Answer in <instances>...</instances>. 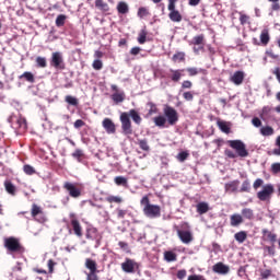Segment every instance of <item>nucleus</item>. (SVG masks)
<instances>
[{"mask_svg": "<svg viewBox=\"0 0 280 280\" xmlns=\"http://www.w3.org/2000/svg\"><path fill=\"white\" fill-rule=\"evenodd\" d=\"M142 211L147 218H160L161 217V207L150 203V198L148 196L142 197L140 201Z\"/></svg>", "mask_w": 280, "mask_h": 280, "instance_id": "obj_1", "label": "nucleus"}, {"mask_svg": "<svg viewBox=\"0 0 280 280\" xmlns=\"http://www.w3.org/2000/svg\"><path fill=\"white\" fill-rule=\"evenodd\" d=\"M9 121L16 135H23L27 130V120L23 116L13 115L9 118Z\"/></svg>", "mask_w": 280, "mask_h": 280, "instance_id": "obj_2", "label": "nucleus"}, {"mask_svg": "<svg viewBox=\"0 0 280 280\" xmlns=\"http://www.w3.org/2000/svg\"><path fill=\"white\" fill-rule=\"evenodd\" d=\"M228 145L235 150L236 154L242 159L248 156V150H246V144L242 140H229Z\"/></svg>", "mask_w": 280, "mask_h": 280, "instance_id": "obj_3", "label": "nucleus"}, {"mask_svg": "<svg viewBox=\"0 0 280 280\" xmlns=\"http://www.w3.org/2000/svg\"><path fill=\"white\" fill-rule=\"evenodd\" d=\"M163 113L170 126H176V124H178V112H176L174 107L166 105L164 106Z\"/></svg>", "mask_w": 280, "mask_h": 280, "instance_id": "obj_4", "label": "nucleus"}, {"mask_svg": "<svg viewBox=\"0 0 280 280\" xmlns=\"http://www.w3.org/2000/svg\"><path fill=\"white\" fill-rule=\"evenodd\" d=\"M275 194V186L272 184H267L262 186V189L257 192V198L261 202H266L272 198V195Z\"/></svg>", "mask_w": 280, "mask_h": 280, "instance_id": "obj_5", "label": "nucleus"}, {"mask_svg": "<svg viewBox=\"0 0 280 280\" xmlns=\"http://www.w3.org/2000/svg\"><path fill=\"white\" fill-rule=\"evenodd\" d=\"M120 122L122 135H132V121H130V115L128 113L124 112L120 114Z\"/></svg>", "mask_w": 280, "mask_h": 280, "instance_id": "obj_6", "label": "nucleus"}, {"mask_svg": "<svg viewBox=\"0 0 280 280\" xmlns=\"http://www.w3.org/2000/svg\"><path fill=\"white\" fill-rule=\"evenodd\" d=\"M121 270L127 275H135L137 270H139V264L133 259L126 258L124 262H121Z\"/></svg>", "mask_w": 280, "mask_h": 280, "instance_id": "obj_7", "label": "nucleus"}, {"mask_svg": "<svg viewBox=\"0 0 280 280\" xmlns=\"http://www.w3.org/2000/svg\"><path fill=\"white\" fill-rule=\"evenodd\" d=\"M50 67H54L55 69H65V59L62 58V52H52L50 58Z\"/></svg>", "mask_w": 280, "mask_h": 280, "instance_id": "obj_8", "label": "nucleus"}, {"mask_svg": "<svg viewBox=\"0 0 280 280\" xmlns=\"http://www.w3.org/2000/svg\"><path fill=\"white\" fill-rule=\"evenodd\" d=\"M4 246L11 253H16L21 248V244H19V240L14 237H9L4 240Z\"/></svg>", "mask_w": 280, "mask_h": 280, "instance_id": "obj_9", "label": "nucleus"}, {"mask_svg": "<svg viewBox=\"0 0 280 280\" xmlns=\"http://www.w3.org/2000/svg\"><path fill=\"white\" fill-rule=\"evenodd\" d=\"M177 235L183 244H190V242H194V235L189 230H177Z\"/></svg>", "mask_w": 280, "mask_h": 280, "instance_id": "obj_10", "label": "nucleus"}, {"mask_svg": "<svg viewBox=\"0 0 280 280\" xmlns=\"http://www.w3.org/2000/svg\"><path fill=\"white\" fill-rule=\"evenodd\" d=\"M103 128L106 130L107 135H115L116 132L115 122H113L110 118H105L103 120Z\"/></svg>", "mask_w": 280, "mask_h": 280, "instance_id": "obj_11", "label": "nucleus"}, {"mask_svg": "<svg viewBox=\"0 0 280 280\" xmlns=\"http://www.w3.org/2000/svg\"><path fill=\"white\" fill-rule=\"evenodd\" d=\"M65 189H67V191H69V195L71 196V198H80L81 196V191L80 189H78L73 184L71 183H66L65 184Z\"/></svg>", "mask_w": 280, "mask_h": 280, "instance_id": "obj_12", "label": "nucleus"}, {"mask_svg": "<svg viewBox=\"0 0 280 280\" xmlns=\"http://www.w3.org/2000/svg\"><path fill=\"white\" fill-rule=\"evenodd\" d=\"M230 224L233 228L240 226V224H244V217L240 213H234L230 217Z\"/></svg>", "mask_w": 280, "mask_h": 280, "instance_id": "obj_13", "label": "nucleus"}, {"mask_svg": "<svg viewBox=\"0 0 280 280\" xmlns=\"http://www.w3.org/2000/svg\"><path fill=\"white\" fill-rule=\"evenodd\" d=\"M213 272H217V275H229V266L222 264V262H217L213 267H212Z\"/></svg>", "mask_w": 280, "mask_h": 280, "instance_id": "obj_14", "label": "nucleus"}, {"mask_svg": "<svg viewBox=\"0 0 280 280\" xmlns=\"http://www.w3.org/2000/svg\"><path fill=\"white\" fill-rule=\"evenodd\" d=\"M244 71H236L231 75V82H233V84H236V86H240V84H242V82H244Z\"/></svg>", "mask_w": 280, "mask_h": 280, "instance_id": "obj_15", "label": "nucleus"}, {"mask_svg": "<svg viewBox=\"0 0 280 280\" xmlns=\"http://www.w3.org/2000/svg\"><path fill=\"white\" fill-rule=\"evenodd\" d=\"M85 268L90 272H100V270H97V262L91 258L85 259Z\"/></svg>", "mask_w": 280, "mask_h": 280, "instance_id": "obj_16", "label": "nucleus"}, {"mask_svg": "<svg viewBox=\"0 0 280 280\" xmlns=\"http://www.w3.org/2000/svg\"><path fill=\"white\" fill-rule=\"evenodd\" d=\"M170 73H171L170 78H171L172 82H180V78H183V70L170 69Z\"/></svg>", "mask_w": 280, "mask_h": 280, "instance_id": "obj_17", "label": "nucleus"}, {"mask_svg": "<svg viewBox=\"0 0 280 280\" xmlns=\"http://www.w3.org/2000/svg\"><path fill=\"white\" fill-rule=\"evenodd\" d=\"M241 215L243 220H253L255 218V212L250 208H243Z\"/></svg>", "mask_w": 280, "mask_h": 280, "instance_id": "obj_18", "label": "nucleus"}, {"mask_svg": "<svg viewBox=\"0 0 280 280\" xmlns=\"http://www.w3.org/2000/svg\"><path fill=\"white\" fill-rule=\"evenodd\" d=\"M71 224L77 237H82V225H80V221H78V219H72Z\"/></svg>", "mask_w": 280, "mask_h": 280, "instance_id": "obj_19", "label": "nucleus"}, {"mask_svg": "<svg viewBox=\"0 0 280 280\" xmlns=\"http://www.w3.org/2000/svg\"><path fill=\"white\" fill-rule=\"evenodd\" d=\"M260 117L264 121H268L272 117V107L265 106L261 110Z\"/></svg>", "mask_w": 280, "mask_h": 280, "instance_id": "obj_20", "label": "nucleus"}, {"mask_svg": "<svg viewBox=\"0 0 280 280\" xmlns=\"http://www.w3.org/2000/svg\"><path fill=\"white\" fill-rule=\"evenodd\" d=\"M196 209H197V213H199V215H205V213H207V211H209V203L201 201V202L197 203Z\"/></svg>", "mask_w": 280, "mask_h": 280, "instance_id": "obj_21", "label": "nucleus"}, {"mask_svg": "<svg viewBox=\"0 0 280 280\" xmlns=\"http://www.w3.org/2000/svg\"><path fill=\"white\" fill-rule=\"evenodd\" d=\"M168 19L173 22V23H180V21H183V15L180 14V12L177 11H171L168 13Z\"/></svg>", "mask_w": 280, "mask_h": 280, "instance_id": "obj_22", "label": "nucleus"}, {"mask_svg": "<svg viewBox=\"0 0 280 280\" xmlns=\"http://www.w3.org/2000/svg\"><path fill=\"white\" fill-rule=\"evenodd\" d=\"M112 100L115 102V104H121L126 100V94L121 92H115L112 94Z\"/></svg>", "mask_w": 280, "mask_h": 280, "instance_id": "obj_23", "label": "nucleus"}, {"mask_svg": "<svg viewBox=\"0 0 280 280\" xmlns=\"http://www.w3.org/2000/svg\"><path fill=\"white\" fill-rule=\"evenodd\" d=\"M153 121L158 128H165V124H167V118H165V116L163 115H160L158 117H154Z\"/></svg>", "mask_w": 280, "mask_h": 280, "instance_id": "obj_24", "label": "nucleus"}, {"mask_svg": "<svg viewBox=\"0 0 280 280\" xmlns=\"http://www.w3.org/2000/svg\"><path fill=\"white\" fill-rule=\"evenodd\" d=\"M95 8L101 10V12H108V10H110V7H108V3H106L104 0H95Z\"/></svg>", "mask_w": 280, "mask_h": 280, "instance_id": "obj_25", "label": "nucleus"}, {"mask_svg": "<svg viewBox=\"0 0 280 280\" xmlns=\"http://www.w3.org/2000/svg\"><path fill=\"white\" fill-rule=\"evenodd\" d=\"M128 115H129V118L131 117L132 121H135V124H137V126L141 125L142 119L137 110L130 109Z\"/></svg>", "mask_w": 280, "mask_h": 280, "instance_id": "obj_26", "label": "nucleus"}, {"mask_svg": "<svg viewBox=\"0 0 280 280\" xmlns=\"http://www.w3.org/2000/svg\"><path fill=\"white\" fill-rule=\"evenodd\" d=\"M217 126L221 130V132H224L225 135H229V132H231V127H229V124L224 120H218Z\"/></svg>", "mask_w": 280, "mask_h": 280, "instance_id": "obj_27", "label": "nucleus"}, {"mask_svg": "<svg viewBox=\"0 0 280 280\" xmlns=\"http://www.w3.org/2000/svg\"><path fill=\"white\" fill-rule=\"evenodd\" d=\"M246 237H248V233H246V231H241L234 234V238L238 244H244V242H246Z\"/></svg>", "mask_w": 280, "mask_h": 280, "instance_id": "obj_28", "label": "nucleus"}, {"mask_svg": "<svg viewBox=\"0 0 280 280\" xmlns=\"http://www.w3.org/2000/svg\"><path fill=\"white\" fill-rule=\"evenodd\" d=\"M240 185V180H234L231 183L225 184V190L230 191V194H233L235 191H237V187Z\"/></svg>", "mask_w": 280, "mask_h": 280, "instance_id": "obj_29", "label": "nucleus"}, {"mask_svg": "<svg viewBox=\"0 0 280 280\" xmlns=\"http://www.w3.org/2000/svg\"><path fill=\"white\" fill-rule=\"evenodd\" d=\"M260 135L262 137H272L275 135V129L270 126H265L260 128Z\"/></svg>", "mask_w": 280, "mask_h": 280, "instance_id": "obj_30", "label": "nucleus"}, {"mask_svg": "<svg viewBox=\"0 0 280 280\" xmlns=\"http://www.w3.org/2000/svg\"><path fill=\"white\" fill-rule=\"evenodd\" d=\"M5 191H8L11 196H16V186L11 182L4 183Z\"/></svg>", "mask_w": 280, "mask_h": 280, "instance_id": "obj_31", "label": "nucleus"}, {"mask_svg": "<svg viewBox=\"0 0 280 280\" xmlns=\"http://www.w3.org/2000/svg\"><path fill=\"white\" fill-rule=\"evenodd\" d=\"M262 235H264V237H267V240H269V242H272V244H275V242H277V234H275L268 230H262Z\"/></svg>", "mask_w": 280, "mask_h": 280, "instance_id": "obj_32", "label": "nucleus"}, {"mask_svg": "<svg viewBox=\"0 0 280 280\" xmlns=\"http://www.w3.org/2000/svg\"><path fill=\"white\" fill-rule=\"evenodd\" d=\"M65 102L69 104V106H78V104H80V102L78 101V97L72 95H67L65 97Z\"/></svg>", "mask_w": 280, "mask_h": 280, "instance_id": "obj_33", "label": "nucleus"}, {"mask_svg": "<svg viewBox=\"0 0 280 280\" xmlns=\"http://www.w3.org/2000/svg\"><path fill=\"white\" fill-rule=\"evenodd\" d=\"M128 3L126 2H119L117 5V11L119 14H128Z\"/></svg>", "mask_w": 280, "mask_h": 280, "instance_id": "obj_34", "label": "nucleus"}, {"mask_svg": "<svg viewBox=\"0 0 280 280\" xmlns=\"http://www.w3.org/2000/svg\"><path fill=\"white\" fill-rule=\"evenodd\" d=\"M138 145H139L140 150H143L144 152H150V145L148 144V140L139 139Z\"/></svg>", "mask_w": 280, "mask_h": 280, "instance_id": "obj_35", "label": "nucleus"}, {"mask_svg": "<svg viewBox=\"0 0 280 280\" xmlns=\"http://www.w3.org/2000/svg\"><path fill=\"white\" fill-rule=\"evenodd\" d=\"M269 42L270 35L268 34V30H264L260 34V43H262V45H268Z\"/></svg>", "mask_w": 280, "mask_h": 280, "instance_id": "obj_36", "label": "nucleus"}, {"mask_svg": "<svg viewBox=\"0 0 280 280\" xmlns=\"http://www.w3.org/2000/svg\"><path fill=\"white\" fill-rule=\"evenodd\" d=\"M242 194H250V180L246 179L243 182L242 187L240 189Z\"/></svg>", "mask_w": 280, "mask_h": 280, "instance_id": "obj_37", "label": "nucleus"}, {"mask_svg": "<svg viewBox=\"0 0 280 280\" xmlns=\"http://www.w3.org/2000/svg\"><path fill=\"white\" fill-rule=\"evenodd\" d=\"M86 238L88 240H97V229L92 228L88 230L86 233Z\"/></svg>", "mask_w": 280, "mask_h": 280, "instance_id": "obj_38", "label": "nucleus"}, {"mask_svg": "<svg viewBox=\"0 0 280 280\" xmlns=\"http://www.w3.org/2000/svg\"><path fill=\"white\" fill-rule=\"evenodd\" d=\"M164 259L165 261H168V262L176 261V254L174 252H165Z\"/></svg>", "mask_w": 280, "mask_h": 280, "instance_id": "obj_39", "label": "nucleus"}, {"mask_svg": "<svg viewBox=\"0 0 280 280\" xmlns=\"http://www.w3.org/2000/svg\"><path fill=\"white\" fill-rule=\"evenodd\" d=\"M25 78L26 82H31V84H34L35 79H34V74L32 72H24L22 75H20V79Z\"/></svg>", "mask_w": 280, "mask_h": 280, "instance_id": "obj_40", "label": "nucleus"}, {"mask_svg": "<svg viewBox=\"0 0 280 280\" xmlns=\"http://www.w3.org/2000/svg\"><path fill=\"white\" fill-rule=\"evenodd\" d=\"M205 43V35H197L190 42V45H202Z\"/></svg>", "mask_w": 280, "mask_h": 280, "instance_id": "obj_41", "label": "nucleus"}, {"mask_svg": "<svg viewBox=\"0 0 280 280\" xmlns=\"http://www.w3.org/2000/svg\"><path fill=\"white\" fill-rule=\"evenodd\" d=\"M115 183L118 186L126 187L128 185V179L124 176H117L115 177Z\"/></svg>", "mask_w": 280, "mask_h": 280, "instance_id": "obj_42", "label": "nucleus"}, {"mask_svg": "<svg viewBox=\"0 0 280 280\" xmlns=\"http://www.w3.org/2000/svg\"><path fill=\"white\" fill-rule=\"evenodd\" d=\"M65 21H67V15L65 14H59L56 19V26L57 27H62L65 25Z\"/></svg>", "mask_w": 280, "mask_h": 280, "instance_id": "obj_43", "label": "nucleus"}, {"mask_svg": "<svg viewBox=\"0 0 280 280\" xmlns=\"http://www.w3.org/2000/svg\"><path fill=\"white\" fill-rule=\"evenodd\" d=\"M188 158L189 153L187 151H182L177 154V160L179 161V163H185V161H187Z\"/></svg>", "mask_w": 280, "mask_h": 280, "instance_id": "obj_44", "label": "nucleus"}, {"mask_svg": "<svg viewBox=\"0 0 280 280\" xmlns=\"http://www.w3.org/2000/svg\"><path fill=\"white\" fill-rule=\"evenodd\" d=\"M36 65H37V67H40L42 69H45V67H47V58L37 57L36 58Z\"/></svg>", "mask_w": 280, "mask_h": 280, "instance_id": "obj_45", "label": "nucleus"}, {"mask_svg": "<svg viewBox=\"0 0 280 280\" xmlns=\"http://www.w3.org/2000/svg\"><path fill=\"white\" fill-rule=\"evenodd\" d=\"M93 69H95V71H102L104 63L102 62V60L100 59H95L92 63Z\"/></svg>", "mask_w": 280, "mask_h": 280, "instance_id": "obj_46", "label": "nucleus"}, {"mask_svg": "<svg viewBox=\"0 0 280 280\" xmlns=\"http://www.w3.org/2000/svg\"><path fill=\"white\" fill-rule=\"evenodd\" d=\"M148 36V33L145 31H141L138 36V43L139 45L145 44V38Z\"/></svg>", "mask_w": 280, "mask_h": 280, "instance_id": "obj_47", "label": "nucleus"}, {"mask_svg": "<svg viewBox=\"0 0 280 280\" xmlns=\"http://www.w3.org/2000/svg\"><path fill=\"white\" fill-rule=\"evenodd\" d=\"M97 272H98V271H89V272H85V275H86V280H100V278L97 277Z\"/></svg>", "mask_w": 280, "mask_h": 280, "instance_id": "obj_48", "label": "nucleus"}, {"mask_svg": "<svg viewBox=\"0 0 280 280\" xmlns=\"http://www.w3.org/2000/svg\"><path fill=\"white\" fill-rule=\"evenodd\" d=\"M24 172L28 175L32 176V174H36V170H34V166L30 164L24 165Z\"/></svg>", "mask_w": 280, "mask_h": 280, "instance_id": "obj_49", "label": "nucleus"}, {"mask_svg": "<svg viewBox=\"0 0 280 280\" xmlns=\"http://www.w3.org/2000/svg\"><path fill=\"white\" fill-rule=\"evenodd\" d=\"M186 71L189 73V75H198V73H201L202 69L198 68H187Z\"/></svg>", "mask_w": 280, "mask_h": 280, "instance_id": "obj_50", "label": "nucleus"}, {"mask_svg": "<svg viewBox=\"0 0 280 280\" xmlns=\"http://www.w3.org/2000/svg\"><path fill=\"white\" fill-rule=\"evenodd\" d=\"M174 62H182V60H185V52H177L173 56Z\"/></svg>", "mask_w": 280, "mask_h": 280, "instance_id": "obj_51", "label": "nucleus"}, {"mask_svg": "<svg viewBox=\"0 0 280 280\" xmlns=\"http://www.w3.org/2000/svg\"><path fill=\"white\" fill-rule=\"evenodd\" d=\"M40 213H43V211L40 210V207L33 205V208H32L33 218H36V215H40Z\"/></svg>", "mask_w": 280, "mask_h": 280, "instance_id": "obj_52", "label": "nucleus"}, {"mask_svg": "<svg viewBox=\"0 0 280 280\" xmlns=\"http://www.w3.org/2000/svg\"><path fill=\"white\" fill-rule=\"evenodd\" d=\"M271 275H272V270L270 269L260 270L261 279H269Z\"/></svg>", "mask_w": 280, "mask_h": 280, "instance_id": "obj_53", "label": "nucleus"}, {"mask_svg": "<svg viewBox=\"0 0 280 280\" xmlns=\"http://www.w3.org/2000/svg\"><path fill=\"white\" fill-rule=\"evenodd\" d=\"M119 248H121V250H124L125 253H130V247L128 246V243L126 242H119L118 243Z\"/></svg>", "mask_w": 280, "mask_h": 280, "instance_id": "obj_54", "label": "nucleus"}, {"mask_svg": "<svg viewBox=\"0 0 280 280\" xmlns=\"http://www.w3.org/2000/svg\"><path fill=\"white\" fill-rule=\"evenodd\" d=\"M148 14H149V12H148V9L147 8H140L139 10H138V16L140 18V19H143V16H148Z\"/></svg>", "mask_w": 280, "mask_h": 280, "instance_id": "obj_55", "label": "nucleus"}, {"mask_svg": "<svg viewBox=\"0 0 280 280\" xmlns=\"http://www.w3.org/2000/svg\"><path fill=\"white\" fill-rule=\"evenodd\" d=\"M183 97L186 102H194V93L191 92H184Z\"/></svg>", "mask_w": 280, "mask_h": 280, "instance_id": "obj_56", "label": "nucleus"}, {"mask_svg": "<svg viewBox=\"0 0 280 280\" xmlns=\"http://www.w3.org/2000/svg\"><path fill=\"white\" fill-rule=\"evenodd\" d=\"M264 250L267 255H270L271 257L275 256V246H265Z\"/></svg>", "mask_w": 280, "mask_h": 280, "instance_id": "obj_57", "label": "nucleus"}, {"mask_svg": "<svg viewBox=\"0 0 280 280\" xmlns=\"http://www.w3.org/2000/svg\"><path fill=\"white\" fill-rule=\"evenodd\" d=\"M168 11L176 12V0H168Z\"/></svg>", "mask_w": 280, "mask_h": 280, "instance_id": "obj_58", "label": "nucleus"}, {"mask_svg": "<svg viewBox=\"0 0 280 280\" xmlns=\"http://www.w3.org/2000/svg\"><path fill=\"white\" fill-rule=\"evenodd\" d=\"M271 172L272 174H280V163H273L271 165Z\"/></svg>", "mask_w": 280, "mask_h": 280, "instance_id": "obj_59", "label": "nucleus"}, {"mask_svg": "<svg viewBox=\"0 0 280 280\" xmlns=\"http://www.w3.org/2000/svg\"><path fill=\"white\" fill-rule=\"evenodd\" d=\"M107 202H121V197H117V196H109L107 197Z\"/></svg>", "mask_w": 280, "mask_h": 280, "instance_id": "obj_60", "label": "nucleus"}, {"mask_svg": "<svg viewBox=\"0 0 280 280\" xmlns=\"http://www.w3.org/2000/svg\"><path fill=\"white\" fill-rule=\"evenodd\" d=\"M261 185H264V179L257 178V179L254 182L253 187H254V189H258L259 187H261Z\"/></svg>", "mask_w": 280, "mask_h": 280, "instance_id": "obj_61", "label": "nucleus"}, {"mask_svg": "<svg viewBox=\"0 0 280 280\" xmlns=\"http://www.w3.org/2000/svg\"><path fill=\"white\" fill-rule=\"evenodd\" d=\"M82 154H84V153L82 152V150H81V149H77V150L72 153V156H73V159H78V160L80 161V158L82 156Z\"/></svg>", "mask_w": 280, "mask_h": 280, "instance_id": "obj_62", "label": "nucleus"}, {"mask_svg": "<svg viewBox=\"0 0 280 280\" xmlns=\"http://www.w3.org/2000/svg\"><path fill=\"white\" fill-rule=\"evenodd\" d=\"M191 86H194V83L189 80L183 81L182 83V89H191Z\"/></svg>", "mask_w": 280, "mask_h": 280, "instance_id": "obj_63", "label": "nucleus"}, {"mask_svg": "<svg viewBox=\"0 0 280 280\" xmlns=\"http://www.w3.org/2000/svg\"><path fill=\"white\" fill-rule=\"evenodd\" d=\"M188 280H205V277L198 275H191L188 277Z\"/></svg>", "mask_w": 280, "mask_h": 280, "instance_id": "obj_64", "label": "nucleus"}]
</instances>
